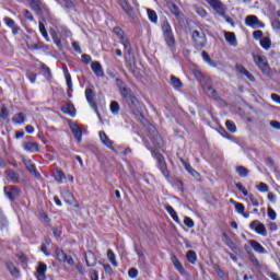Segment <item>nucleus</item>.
Segmentation results:
<instances>
[{"label":"nucleus","mask_w":280,"mask_h":280,"mask_svg":"<svg viewBox=\"0 0 280 280\" xmlns=\"http://www.w3.org/2000/svg\"><path fill=\"white\" fill-rule=\"evenodd\" d=\"M116 84L119 89L121 97H124L128 106H130V108H135L139 101L137 100V96H135V93H132V90L126 88V83H124L121 79H116Z\"/></svg>","instance_id":"1"},{"label":"nucleus","mask_w":280,"mask_h":280,"mask_svg":"<svg viewBox=\"0 0 280 280\" xmlns=\"http://www.w3.org/2000/svg\"><path fill=\"white\" fill-rule=\"evenodd\" d=\"M210 7L214 10V12H217V14H219L220 16H222L223 19H225L226 23H229L230 25H232V27H235V22L233 21L232 18L226 15V8L224 7V4L222 3V1L220 0H206Z\"/></svg>","instance_id":"2"},{"label":"nucleus","mask_w":280,"mask_h":280,"mask_svg":"<svg viewBox=\"0 0 280 280\" xmlns=\"http://www.w3.org/2000/svg\"><path fill=\"white\" fill-rule=\"evenodd\" d=\"M164 40L168 47H174L176 45V38L174 37V32L172 31V25L167 20H164L161 25Z\"/></svg>","instance_id":"3"},{"label":"nucleus","mask_w":280,"mask_h":280,"mask_svg":"<svg viewBox=\"0 0 280 280\" xmlns=\"http://www.w3.org/2000/svg\"><path fill=\"white\" fill-rule=\"evenodd\" d=\"M254 62L261 73L270 75V65L268 63V58H266V56L254 55Z\"/></svg>","instance_id":"4"},{"label":"nucleus","mask_w":280,"mask_h":280,"mask_svg":"<svg viewBox=\"0 0 280 280\" xmlns=\"http://www.w3.org/2000/svg\"><path fill=\"white\" fill-rule=\"evenodd\" d=\"M191 38L195 47H205L207 45L205 31H192Z\"/></svg>","instance_id":"5"},{"label":"nucleus","mask_w":280,"mask_h":280,"mask_svg":"<svg viewBox=\"0 0 280 280\" xmlns=\"http://www.w3.org/2000/svg\"><path fill=\"white\" fill-rule=\"evenodd\" d=\"M114 34L120 39L121 45L125 47V52L130 56L132 54V46L130 45V42L124 37V31L119 27L114 28Z\"/></svg>","instance_id":"6"},{"label":"nucleus","mask_w":280,"mask_h":280,"mask_svg":"<svg viewBox=\"0 0 280 280\" xmlns=\"http://www.w3.org/2000/svg\"><path fill=\"white\" fill-rule=\"evenodd\" d=\"M155 159L158 161V167L162 172L165 178H170V171L167 170V163H165V158L161 153H155Z\"/></svg>","instance_id":"7"},{"label":"nucleus","mask_w":280,"mask_h":280,"mask_svg":"<svg viewBox=\"0 0 280 280\" xmlns=\"http://www.w3.org/2000/svg\"><path fill=\"white\" fill-rule=\"evenodd\" d=\"M245 25H247L248 27H259L260 30H264V27H266V24L259 21V18H257V15H248L245 19Z\"/></svg>","instance_id":"8"},{"label":"nucleus","mask_w":280,"mask_h":280,"mask_svg":"<svg viewBox=\"0 0 280 280\" xmlns=\"http://www.w3.org/2000/svg\"><path fill=\"white\" fill-rule=\"evenodd\" d=\"M4 194L9 200H16L19 196H21V189L16 186H5L4 187Z\"/></svg>","instance_id":"9"},{"label":"nucleus","mask_w":280,"mask_h":280,"mask_svg":"<svg viewBox=\"0 0 280 280\" xmlns=\"http://www.w3.org/2000/svg\"><path fill=\"white\" fill-rule=\"evenodd\" d=\"M249 229L257 232L258 235H262L264 237H266L267 235L266 225H264V223L259 222L258 220L253 221L249 224Z\"/></svg>","instance_id":"10"},{"label":"nucleus","mask_w":280,"mask_h":280,"mask_svg":"<svg viewBox=\"0 0 280 280\" xmlns=\"http://www.w3.org/2000/svg\"><path fill=\"white\" fill-rule=\"evenodd\" d=\"M85 97L86 101L89 102L91 108H93V110H95V113H97V103H95V93L93 92V90L91 89H86L85 90Z\"/></svg>","instance_id":"11"},{"label":"nucleus","mask_w":280,"mask_h":280,"mask_svg":"<svg viewBox=\"0 0 280 280\" xmlns=\"http://www.w3.org/2000/svg\"><path fill=\"white\" fill-rule=\"evenodd\" d=\"M23 164L25 165L26 170L33 176H35V178H40V173H38V171H36V165H34V163H32V160L24 159Z\"/></svg>","instance_id":"12"},{"label":"nucleus","mask_w":280,"mask_h":280,"mask_svg":"<svg viewBox=\"0 0 280 280\" xmlns=\"http://www.w3.org/2000/svg\"><path fill=\"white\" fill-rule=\"evenodd\" d=\"M119 5L124 12L129 16V19H135V9L128 4L127 0H119Z\"/></svg>","instance_id":"13"},{"label":"nucleus","mask_w":280,"mask_h":280,"mask_svg":"<svg viewBox=\"0 0 280 280\" xmlns=\"http://www.w3.org/2000/svg\"><path fill=\"white\" fill-rule=\"evenodd\" d=\"M85 262L88 268H94L97 266V256L93 252L85 253Z\"/></svg>","instance_id":"14"},{"label":"nucleus","mask_w":280,"mask_h":280,"mask_svg":"<svg viewBox=\"0 0 280 280\" xmlns=\"http://www.w3.org/2000/svg\"><path fill=\"white\" fill-rule=\"evenodd\" d=\"M132 56L131 55H128L125 52V58L127 60L126 62V67L128 69V71H130V73H133V75L137 73V63H135V60H132V58H130Z\"/></svg>","instance_id":"15"},{"label":"nucleus","mask_w":280,"mask_h":280,"mask_svg":"<svg viewBox=\"0 0 280 280\" xmlns=\"http://www.w3.org/2000/svg\"><path fill=\"white\" fill-rule=\"evenodd\" d=\"M46 272H47V265H45L44 262H39L35 273L36 278L38 280H47V277L45 276Z\"/></svg>","instance_id":"16"},{"label":"nucleus","mask_w":280,"mask_h":280,"mask_svg":"<svg viewBox=\"0 0 280 280\" xmlns=\"http://www.w3.org/2000/svg\"><path fill=\"white\" fill-rule=\"evenodd\" d=\"M70 130L72 131L74 139L80 143V141H82V128H80L78 124L73 122L70 125Z\"/></svg>","instance_id":"17"},{"label":"nucleus","mask_w":280,"mask_h":280,"mask_svg":"<svg viewBox=\"0 0 280 280\" xmlns=\"http://www.w3.org/2000/svg\"><path fill=\"white\" fill-rule=\"evenodd\" d=\"M224 38L231 47H237V37L235 36V33L233 32H225L224 33Z\"/></svg>","instance_id":"18"},{"label":"nucleus","mask_w":280,"mask_h":280,"mask_svg":"<svg viewBox=\"0 0 280 280\" xmlns=\"http://www.w3.org/2000/svg\"><path fill=\"white\" fill-rule=\"evenodd\" d=\"M91 67L97 78H104V70L102 69L100 61L92 62Z\"/></svg>","instance_id":"19"},{"label":"nucleus","mask_w":280,"mask_h":280,"mask_svg":"<svg viewBox=\"0 0 280 280\" xmlns=\"http://www.w3.org/2000/svg\"><path fill=\"white\" fill-rule=\"evenodd\" d=\"M249 246L253 247L255 253H258L259 255H266V248L259 244V242L252 240L249 241Z\"/></svg>","instance_id":"20"},{"label":"nucleus","mask_w":280,"mask_h":280,"mask_svg":"<svg viewBox=\"0 0 280 280\" xmlns=\"http://www.w3.org/2000/svg\"><path fill=\"white\" fill-rule=\"evenodd\" d=\"M236 71H238V73H241V75H246L247 80H249V82H255V77L253 75V73H250L248 70H246V68H244V66H236Z\"/></svg>","instance_id":"21"},{"label":"nucleus","mask_w":280,"mask_h":280,"mask_svg":"<svg viewBox=\"0 0 280 280\" xmlns=\"http://www.w3.org/2000/svg\"><path fill=\"white\" fill-rule=\"evenodd\" d=\"M62 113L66 115H70V117H75V106L73 103H68L63 107H61Z\"/></svg>","instance_id":"22"},{"label":"nucleus","mask_w":280,"mask_h":280,"mask_svg":"<svg viewBox=\"0 0 280 280\" xmlns=\"http://www.w3.org/2000/svg\"><path fill=\"white\" fill-rule=\"evenodd\" d=\"M55 255H56V259L60 262V264H66L67 262V254L65 253V250L57 248L55 250Z\"/></svg>","instance_id":"23"},{"label":"nucleus","mask_w":280,"mask_h":280,"mask_svg":"<svg viewBox=\"0 0 280 280\" xmlns=\"http://www.w3.org/2000/svg\"><path fill=\"white\" fill-rule=\"evenodd\" d=\"M223 242L229 246V248H231V250H233V253H237V246L235 245V243H233L231 237L226 235V233H223Z\"/></svg>","instance_id":"24"},{"label":"nucleus","mask_w":280,"mask_h":280,"mask_svg":"<svg viewBox=\"0 0 280 280\" xmlns=\"http://www.w3.org/2000/svg\"><path fill=\"white\" fill-rule=\"evenodd\" d=\"M165 209L167 213H170L171 218L176 222L177 224H180V219H178V214L176 213V210L170 205L165 206Z\"/></svg>","instance_id":"25"},{"label":"nucleus","mask_w":280,"mask_h":280,"mask_svg":"<svg viewBox=\"0 0 280 280\" xmlns=\"http://www.w3.org/2000/svg\"><path fill=\"white\" fill-rule=\"evenodd\" d=\"M24 150H26V152H38L39 147L36 142H26L24 143Z\"/></svg>","instance_id":"26"},{"label":"nucleus","mask_w":280,"mask_h":280,"mask_svg":"<svg viewBox=\"0 0 280 280\" xmlns=\"http://www.w3.org/2000/svg\"><path fill=\"white\" fill-rule=\"evenodd\" d=\"M151 141L154 148H161V145H163V139H161V136L158 132L151 136Z\"/></svg>","instance_id":"27"},{"label":"nucleus","mask_w":280,"mask_h":280,"mask_svg":"<svg viewBox=\"0 0 280 280\" xmlns=\"http://www.w3.org/2000/svg\"><path fill=\"white\" fill-rule=\"evenodd\" d=\"M171 84L176 91H178V89H183V81L175 75H171Z\"/></svg>","instance_id":"28"},{"label":"nucleus","mask_w":280,"mask_h":280,"mask_svg":"<svg viewBox=\"0 0 280 280\" xmlns=\"http://www.w3.org/2000/svg\"><path fill=\"white\" fill-rule=\"evenodd\" d=\"M147 14L149 16V21H151V23H159V15L156 14V11L152 10V9H147Z\"/></svg>","instance_id":"29"},{"label":"nucleus","mask_w":280,"mask_h":280,"mask_svg":"<svg viewBox=\"0 0 280 280\" xmlns=\"http://www.w3.org/2000/svg\"><path fill=\"white\" fill-rule=\"evenodd\" d=\"M200 84L205 91L206 89L213 86V81L211 80V78L206 77V78L200 79Z\"/></svg>","instance_id":"30"},{"label":"nucleus","mask_w":280,"mask_h":280,"mask_svg":"<svg viewBox=\"0 0 280 280\" xmlns=\"http://www.w3.org/2000/svg\"><path fill=\"white\" fill-rule=\"evenodd\" d=\"M235 172L242 178H246V176H248L250 171H248V168H246L245 166H236Z\"/></svg>","instance_id":"31"},{"label":"nucleus","mask_w":280,"mask_h":280,"mask_svg":"<svg viewBox=\"0 0 280 280\" xmlns=\"http://www.w3.org/2000/svg\"><path fill=\"white\" fill-rule=\"evenodd\" d=\"M5 174L12 183H19V173L14 172L13 170H9L5 172Z\"/></svg>","instance_id":"32"},{"label":"nucleus","mask_w":280,"mask_h":280,"mask_svg":"<svg viewBox=\"0 0 280 280\" xmlns=\"http://www.w3.org/2000/svg\"><path fill=\"white\" fill-rule=\"evenodd\" d=\"M203 91L206 95H208V97H213V100H218V91L213 89V85H211L210 88H206V90Z\"/></svg>","instance_id":"33"},{"label":"nucleus","mask_w":280,"mask_h":280,"mask_svg":"<svg viewBox=\"0 0 280 280\" xmlns=\"http://www.w3.org/2000/svg\"><path fill=\"white\" fill-rule=\"evenodd\" d=\"M31 8L36 12V14H43V10L40 9V2L38 0L31 1Z\"/></svg>","instance_id":"34"},{"label":"nucleus","mask_w":280,"mask_h":280,"mask_svg":"<svg viewBox=\"0 0 280 280\" xmlns=\"http://www.w3.org/2000/svg\"><path fill=\"white\" fill-rule=\"evenodd\" d=\"M271 45H272V42L270 40V37H262L260 39V46L262 47V49L268 50L270 49Z\"/></svg>","instance_id":"35"},{"label":"nucleus","mask_w":280,"mask_h":280,"mask_svg":"<svg viewBox=\"0 0 280 280\" xmlns=\"http://www.w3.org/2000/svg\"><path fill=\"white\" fill-rule=\"evenodd\" d=\"M187 260L189 261V264H196L197 259H198V255H196V252L194 250H188L186 254Z\"/></svg>","instance_id":"36"},{"label":"nucleus","mask_w":280,"mask_h":280,"mask_svg":"<svg viewBox=\"0 0 280 280\" xmlns=\"http://www.w3.org/2000/svg\"><path fill=\"white\" fill-rule=\"evenodd\" d=\"M170 10L172 14L176 16V19H180V16H183V13L179 11L178 7L175 3H171Z\"/></svg>","instance_id":"37"},{"label":"nucleus","mask_w":280,"mask_h":280,"mask_svg":"<svg viewBox=\"0 0 280 280\" xmlns=\"http://www.w3.org/2000/svg\"><path fill=\"white\" fill-rule=\"evenodd\" d=\"M110 113H113V115H119V110L121 109V107L119 106V103L116 101H113L110 103Z\"/></svg>","instance_id":"38"},{"label":"nucleus","mask_w":280,"mask_h":280,"mask_svg":"<svg viewBox=\"0 0 280 280\" xmlns=\"http://www.w3.org/2000/svg\"><path fill=\"white\" fill-rule=\"evenodd\" d=\"M0 118H2L4 121L7 119H10V110H8V107H5V105H2L0 108Z\"/></svg>","instance_id":"39"},{"label":"nucleus","mask_w":280,"mask_h":280,"mask_svg":"<svg viewBox=\"0 0 280 280\" xmlns=\"http://www.w3.org/2000/svg\"><path fill=\"white\" fill-rule=\"evenodd\" d=\"M172 261H173V265L175 266L176 270H178V272H180V275H183V272H185V268L183 267V265L180 264L178 258H176V256H174L172 258Z\"/></svg>","instance_id":"40"},{"label":"nucleus","mask_w":280,"mask_h":280,"mask_svg":"<svg viewBox=\"0 0 280 280\" xmlns=\"http://www.w3.org/2000/svg\"><path fill=\"white\" fill-rule=\"evenodd\" d=\"M107 259L110 261L112 266L117 268V258L115 257V253L112 249L107 250Z\"/></svg>","instance_id":"41"},{"label":"nucleus","mask_w":280,"mask_h":280,"mask_svg":"<svg viewBox=\"0 0 280 280\" xmlns=\"http://www.w3.org/2000/svg\"><path fill=\"white\" fill-rule=\"evenodd\" d=\"M39 32L42 34V36L49 42V34L47 33V28H45V24L43 23V21H39Z\"/></svg>","instance_id":"42"},{"label":"nucleus","mask_w":280,"mask_h":280,"mask_svg":"<svg viewBox=\"0 0 280 280\" xmlns=\"http://www.w3.org/2000/svg\"><path fill=\"white\" fill-rule=\"evenodd\" d=\"M201 56H202L205 62H208V65H210V67H215V62H213V60H211V57L209 56V54L207 51H202Z\"/></svg>","instance_id":"43"},{"label":"nucleus","mask_w":280,"mask_h":280,"mask_svg":"<svg viewBox=\"0 0 280 280\" xmlns=\"http://www.w3.org/2000/svg\"><path fill=\"white\" fill-rule=\"evenodd\" d=\"M67 178V176L63 174L62 171H57L55 174V180H57V183H63V180Z\"/></svg>","instance_id":"44"},{"label":"nucleus","mask_w":280,"mask_h":280,"mask_svg":"<svg viewBox=\"0 0 280 280\" xmlns=\"http://www.w3.org/2000/svg\"><path fill=\"white\" fill-rule=\"evenodd\" d=\"M14 124H23L25 121V114L20 113L13 117Z\"/></svg>","instance_id":"45"},{"label":"nucleus","mask_w":280,"mask_h":280,"mask_svg":"<svg viewBox=\"0 0 280 280\" xmlns=\"http://www.w3.org/2000/svg\"><path fill=\"white\" fill-rule=\"evenodd\" d=\"M66 81H67L68 91H73V82L71 81V74L69 73L68 70H66Z\"/></svg>","instance_id":"46"},{"label":"nucleus","mask_w":280,"mask_h":280,"mask_svg":"<svg viewBox=\"0 0 280 280\" xmlns=\"http://www.w3.org/2000/svg\"><path fill=\"white\" fill-rule=\"evenodd\" d=\"M225 126L230 132H237V127L235 126L234 121L226 120Z\"/></svg>","instance_id":"47"},{"label":"nucleus","mask_w":280,"mask_h":280,"mask_svg":"<svg viewBox=\"0 0 280 280\" xmlns=\"http://www.w3.org/2000/svg\"><path fill=\"white\" fill-rule=\"evenodd\" d=\"M9 268V272L13 276V277H19V269L16 267H14L13 264H9L8 265Z\"/></svg>","instance_id":"48"},{"label":"nucleus","mask_w":280,"mask_h":280,"mask_svg":"<svg viewBox=\"0 0 280 280\" xmlns=\"http://www.w3.org/2000/svg\"><path fill=\"white\" fill-rule=\"evenodd\" d=\"M90 278L91 280H100V272L97 271V269L90 270Z\"/></svg>","instance_id":"49"},{"label":"nucleus","mask_w":280,"mask_h":280,"mask_svg":"<svg viewBox=\"0 0 280 280\" xmlns=\"http://www.w3.org/2000/svg\"><path fill=\"white\" fill-rule=\"evenodd\" d=\"M184 224L188 228V229H194L195 224H194V220L189 217H185L184 219Z\"/></svg>","instance_id":"50"},{"label":"nucleus","mask_w":280,"mask_h":280,"mask_svg":"<svg viewBox=\"0 0 280 280\" xmlns=\"http://www.w3.org/2000/svg\"><path fill=\"white\" fill-rule=\"evenodd\" d=\"M63 198H65L66 202H70L71 200H75V198L73 197V194H71L69 190H66L63 192Z\"/></svg>","instance_id":"51"},{"label":"nucleus","mask_w":280,"mask_h":280,"mask_svg":"<svg viewBox=\"0 0 280 280\" xmlns=\"http://www.w3.org/2000/svg\"><path fill=\"white\" fill-rule=\"evenodd\" d=\"M128 275L130 279H137V277H139V270H137V268H131L129 269Z\"/></svg>","instance_id":"52"},{"label":"nucleus","mask_w":280,"mask_h":280,"mask_svg":"<svg viewBox=\"0 0 280 280\" xmlns=\"http://www.w3.org/2000/svg\"><path fill=\"white\" fill-rule=\"evenodd\" d=\"M249 202H252L253 207H259V201L253 194L247 195Z\"/></svg>","instance_id":"53"},{"label":"nucleus","mask_w":280,"mask_h":280,"mask_svg":"<svg viewBox=\"0 0 280 280\" xmlns=\"http://www.w3.org/2000/svg\"><path fill=\"white\" fill-rule=\"evenodd\" d=\"M236 188L238 191H242L243 196H249L248 190H246V187H244L241 183L236 184Z\"/></svg>","instance_id":"54"},{"label":"nucleus","mask_w":280,"mask_h":280,"mask_svg":"<svg viewBox=\"0 0 280 280\" xmlns=\"http://www.w3.org/2000/svg\"><path fill=\"white\" fill-rule=\"evenodd\" d=\"M267 213L270 220H277V212L272 208L269 207Z\"/></svg>","instance_id":"55"},{"label":"nucleus","mask_w":280,"mask_h":280,"mask_svg":"<svg viewBox=\"0 0 280 280\" xmlns=\"http://www.w3.org/2000/svg\"><path fill=\"white\" fill-rule=\"evenodd\" d=\"M258 191H261L262 194H266V191H268V184L266 183H260L257 186Z\"/></svg>","instance_id":"56"},{"label":"nucleus","mask_w":280,"mask_h":280,"mask_svg":"<svg viewBox=\"0 0 280 280\" xmlns=\"http://www.w3.org/2000/svg\"><path fill=\"white\" fill-rule=\"evenodd\" d=\"M196 13L201 16V19H206L207 16V10L203 8H196Z\"/></svg>","instance_id":"57"},{"label":"nucleus","mask_w":280,"mask_h":280,"mask_svg":"<svg viewBox=\"0 0 280 280\" xmlns=\"http://www.w3.org/2000/svg\"><path fill=\"white\" fill-rule=\"evenodd\" d=\"M245 207H244V203H235V210L237 211V213H240V214H242V213H244V211H245Z\"/></svg>","instance_id":"58"},{"label":"nucleus","mask_w":280,"mask_h":280,"mask_svg":"<svg viewBox=\"0 0 280 280\" xmlns=\"http://www.w3.org/2000/svg\"><path fill=\"white\" fill-rule=\"evenodd\" d=\"M102 143H104V145H106V148H108L109 150H115V148H113V141H110L108 137L103 140Z\"/></svg>","instance_id":"59"},{"label":"nucleus","mask_w":280,"mask_h":280,"mask_svg":"<svg viewBox=\"0 0 280 280\" xmlns=\"http://www.w3.org/2000/svg\"><path fill=\"white\" fill-rule=\"evenodd\" d=\"M185 168L187 170V172H189V174H191V176H198V173L191 167V165L185 164Z\"/></svg>","instance_id":"60"},{"label":"nucleus","mask_w":280,"mask_h":280,"mask_svg":"<svg viewBox=\"0 0 280 280\" xmlns=\"http://www.w3.org/2000/svg\"><path fill=\"white\" fill-rule=\"evenodd\" d=\"M253 36H254L255 40H260V38H264V32H261V31H255V32L253 33Z\"/></svg>","instance_id":"61"},{"label":"nucleus","mask_w":280,"mask_h":280,"mask_svg":"<svg viewBox=\"0 0 280 280\" xmlns=\"http://www.w3.org/2000/svg\"><path fill=\"white\" fill-rule=\"evenodd\" d=\"M75 269L78 270V272H79L82 277H84V275H85L84 266H83L81 262L77 264Z\"/></svg>","instance_id":"62"},{"label":"nucleus","mask_w":280,"mask_h":280,"mask_svg":"<svg viewBox=\"0 0 280 280\" xmlns=\"http://www.w3.org/2000/svg\"><path fill=\"white\" fill-rule=\"evenodd\" d=\"M4 23H5V25H8V27H11V28L16 26L14 23V20H12L10 18H4Z\"/></svg>","instance_id":"63"},{"label":"nucleus","mask_w":280,"mask_h":280,"mask_svg":"<svg viewBox=\"0 0 280 280\" xmlns=\"http://www.w3.org/2000/svg\"><path fill=\"white\" fill-rule=\"evenodd\" d=\"M271 26H272L275 30H280V21H279L278 19L272 20Z\"/></svg>","instance_id":"64"}]
</instances>
